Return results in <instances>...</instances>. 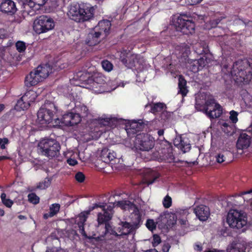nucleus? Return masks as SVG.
I'll use <instances>...</instances> for the list:
<instances>
[{"mask_svg":"<svg viewBox=\"0 0 252 252\" xmlns=\"http://www.w3.org/2000/svg\"><path fill=\"white\" fill-rule=\"evenodd\" d=\"M211 55L206 54L199 60L188 61L187 67L192 72H197L211 62Z\"/></svg>","mask_w":252,"mask_h":252,"instance_id":"nucleus-15","label":"nucleus"},{"mask_svg":"<svg viewBox=\"0 0 252 252\" xmlns=\"http://www.w3.org/2000/svg\"><path fill=\"white\" fill-rule=\"evenodd\" d=\"M145 252H158L157 250L154 249H151L149 250H147L145 251Z\"/></svg>","mask_w":252,"mask_h":252,"instance_id":"nucleus-63","label":"nucleus"},{"mask_svg":"<svg viewBox=\"0 0 252 252\" xmlns=\"http://www.w3.org/2000/svg\"><path fill=\"white\" fill-rule=\"evenodd\" d=\"M76 180L79 182H82L85 179V175L82 172H78L75 175Z\"/></svg>","mask_w":252,"mask_h":252,"instance_id":"nucleus-49","label":"nucleus"},{"mask_svg":"<svg viewBox=\"0 0 252 252\" xmlns=\"http://www.w3.org/2000/svg\"><path fill=\"white\" fill-rule=\"evenodd\" d=\"M111 83L107 84L106 78L102 75L98 74L92 78V81H90L86 88L92 90L94 93L100 94L114 90L117 86L108 87Z\"/></svg>","mask_w":252,"mask_h":252,"instance_id":"nucleus-7","label":"nucleus"},{"mask_svg":"<svg viewBox=\"0 0 252 252\" xmlns=\"http://www.w3.org/2000/svg\"><path fill=\"white\" fill-rule=\"evenodd\" d=\"M111 27L109 21L105 20L99 21L93 31L88 34L87 43L89 46L95 45L105 38L109 33Z\"/></svg>","mask_w":252,"mask_h":252,"instance_id":"nucleus-3","label":"nucleus"},{"mask_svg":"<svg viewBox=\"0 0 252 252\" xmlns=\"http://www.w3.org/2000/svg\"><path fill=\"white\" fill-rule=\"evenodd\" d=\"M138 227L137 223H133L131 224L128 222H125L123 223L122 226V234L127 235L130 233L132 232L135 229Z\"/></svg>","mask_w":252,"mask_h":252,"instance_id":"nucleus-26","label":"nucleus"},{"mask_svg":"<svg viewBox=\"0 0 252 252\" xmlns=\"http://www.w3.org/2000/svg\"><path fill=\"white\" fill-rule=\"evenodd\" d=\"M46 252H65L63 249L57 250L56 248H53L52 249L48 250L46 251Z\"/></svg>","mask_w":252,"mask_h":252,"instance_id":"nucleus-55","label":"nucleus"},{"mask_svg":"<svg viewBox=\"0 0 252 252\" xmlns=\"http://www.w3.org/2000/svg\"><path fill=\"white\" fill-rule=\"evenodd\" d=\"M0 198L2 203L7 207L10 208L13 204V201L12 200L6 198L5 193H2L1 194Z\"/></svg>","mask_w":252,"mask_h":252,"instance_id":"nucleus-34","label":"nucleus"},{"mask_svg":"<svg viewBox=\"0 0 252 252\" xmlns=\"http://www.w3.org/2000/svg\"><path fill=\"white\" fill-rule=\"evenodd\" d=\"M55 27L54 20L46 15H41L35 19L33 23V30L38 34L46 33Z\"/></svg>","mask_w":252,"mask_h":252,"instance_id":"nucleus-9","label":"nucleus"},{"mask_svg":"<svg viewBox=\"0 0 252 252\" xmlns=\"http://www.w3.org/2000/svg\"><path fill=\"white\" fill-rule=\"evenodd\" d=\"M189 52V47L186 45L178 46L176 48V54L179 57L185 58L188 56Z\"/></svg>","mask_w":252,"mask_h":252,"instance_id":"nucleus-29","label":"nucleus"},{"mask_svg":"<svg viewBox=\"0 0 252 252\" xmlns=\"http://www.w3.org/2000/svg\"><path fill=\"white\" fill-rule=\"evenodd\" d=\"M112 121V119L110 117H102L100 119H99V123L103 126H109L110 125L111 122Z\"/></svg>","mask_w":252,"mask_h":252,"instance_id":"nucleus-39","label":"nucleus"},{"mask_svg":"<svg viewBox=\"0 0 252 252\" xmlns=\"http://www.w3.org/2000/svg\"><path fill=\"white\" fill-rule=\"evenodd\" d=\"M1 11L10 14L14 13L17 10L14 2L11 0H3L0 5Z\"/></svg>","mask_w":252,"mask_h":252,"instance_id":"nucleus-23","label":"nucleus"},{"mask_svg":"<svg viewBox=\"0 0 252 252\" xmlns=\"http://www.w3.org/2000/svg\"><path fill=\"white\" fill-rule=\"evenodd\" d=\"M38 148L43 155L48 157H55L59 154L60 145L55 140L43 139L38 144Z\"/></svg>","mask_w":252,"mask_h":252,"instance_id":"nucleus-10","label":"nucleus"},{"mask_svg":"<svg viewBox=\"0 0 252 252\" xmlns=\"http://www.w3.org/2000/svg\"><path fill=\"white\" fill-rule=\"evenodd\" d=\"M90 81H92V78L91 74L89 72L85 70L76 72L72 79H70V83L74 87L71 89L70 87L65 88L64 91L65 95L75 99V97L78 95L77 93L74 92L77 90V87L86 88Z\"/></svg>","mask_w":252,"mask_h":252,"instance_id":"nucleus-2","label":"nucleus"},{"mask_svg":"<svg viewBox=\"0 0 252 252\" xmlns=\"http://www.w3.org/2000/svg\"><path fill=\"white\" fill-rule=\"evenodd\" d=\"M37 96V93L34 90H30L27 92L22 96L24 100L27 101L29 105L30 103L34 101Z\"/></svg>","mask_w":252,"mask_h":252,"instance_id":"nucleus-30","label":"nucleus"},{"mask_svg":"<svg viewBox=\"0 0 252 252\" xmlns=\"http://www.w3.org/2000/svg\"><path fill=\"white\" fill-rule=\"evenodd\" d=\"M147 227L151 231L155 229L156 227V223L153 220L149 219L147 220L146 223Z\"/></svg>","mask_w":252,"mask_h":252,"instance_id":"nucleus-44","label":"nucleus"},{"mask_svg":"<svg viewBox=\"0 0 252 252\" xmlns=\"http://www.w3.org/2000/svg\"><path fill=\"white\" fill-rule=\"evenodd\" d=\"M76 111L79 113L82 117L87 116L89 114V110L88 107L83 104H77L75 106Z\"/></svg>","mask_w":252,"mask_h":252,"instance_id":"nucleus-32","label":"nucleus"},{"mask_svg":"<svg viewBox=\"0 0 252 252\" xmlns=\"http://www.w3.org/2000/svg\"><path fill=\"white\" fill-rule=\"evenodd\" d=\"M252 243H247L245 241L233 242L228 245L227 252H247L250 250L249 245Z\"/></svg>","mask_w":252,"mask_h":252,"instance_id":"nucleus-19","label":"nucleus"},{"mask_svg":"<svg viewBox=\"0 0 252 252\" xmlns=\"http://www.w3.org/2000/svg\"><path fill=\"white\" fill-rule=\"evenodd\" d=\"M157 178H158V176H156L154 177V178L153 180H149L147 181L148 185H150V184H153Z\"/></svg>","mask_w":252,"mask_h":252,"instance_id":"nucleus-57","label":"nucleus"},{"mask_svg":"<svg viewBox=\"0 0 252 252\" xmlns=\"http://www.w3.org/2000/svg\"><path fill=\"white\" fill-rule=\"evenodd\" d=\"M144 126L142 122L133 120L131 122L128 129L129 130V132L131 131L132 133H136L142 129Z\"/></svg>","mask_w":252,"mask_h":252,"instance_id":"nucleus-28","label":"nucleus"},{"mask_svg":"<svg viewBox=\"0 0 252 252\" xmlns=\"http://www.w3.org/2000/svg\"><path fill=\"white\" fill-rule=\"evenodd\" d=\"M158 134L159 136H162L164 134V130L163 129L158 130Z\"/></svg>","mask_w":252,"mask_h":252,"instance_id":"nucleus-59","label":"nucleus"},{"mask_svg":"<svg viewBox=\"0 0 252 252\" xmlns=\"http://www.w3.org/2000/svg\"><path fill=\"white\" fill-rule=\"evenodd\" d=\"M252 141L250 135L245 133L240 134L237 141L236 148L238 151H241V154L244 153L250 146Z\"/></svg>","mask_w":252,"mask_h":252,"instance_id":"nucleus-18","label":"nucleus"},{"mask_svg":"<svg viewBox=\"0 0 252 252\" xmlns=\"http://www.w3.org/2000/svg\"><path fill=\"white\" fill-rule=\"evenodd\" d=\"M230 116L229 119L233 123H236L238 122V113L232 110L229 112Z\"/></svg>","mask_w":252,"mask_h":252,"instance_id":"nucleus-45","label":"nucleus"},{"mask_svg":"<svg viewBox=\"0 0 252 252\" xmlns=\"http://www.w3.org/2000/svg\"><path fill=\"white\" fill-rule=\"evenodd\" d=\"M50 180L49 179H47L44 180V182L40 183L38 187L41 189H43L48 188L50 186Z\"/></svg>","mask_w":252,"mask_h":252,"instance_id":"nucleus-48","label":"nucleus"},{"mask_svg":"<svg viewBox=\"0 0 252 252\" xmlns=\"http://www.w3.org/2000/svg\"><path fill=\"white\" fill-rule=\"evenodd\" d=\"M195 249L197 251H201L202 250V247L200 245L196 244L195 246Z\"/></svg>","mask_w":252,"mask_h":252,"instance_id":"nucleus-58","label":"nucleus"},{"mask_svg":"<svg viewBox=\"0 0 252 252\" xmlns=\"http://www.w3.org/2000/svg\"><path fill=\"white\" fill-rule=\"evenodd\" d=\"M206 252H225L224 251H220V250H213L211 251H208Z\"/></svg>","mask_w":252,"mask_h":252,"instance_id":"nucleus-61","label":"nucleus"},{"mask_svg":"<svg viewBox=\"0 0 252 252\" xmlns=\"http://www.w3.org/2000/svg\"><path fill=\"white\" fill-rule=\"evenodd\" d=\"M194 213L199 220L205 221L210 216V209L205 205H200L194 209Z\"/></svg>","mask_w":252,"mask_h":252,"instance_id":"nucleus-21","label":"nucleus"},{"mask_svg":"<svg viewBox=\"0 0 252 252\" xmlns=\"http://www.w3.org/2000/svg\"><path fill=\"white\" fill-rule=\"evenodd\" d=\"M164 107V105L161 103L155 104L152 107V111L153 113L160 112L162 110Z\"/></svg>","mask_w":252,"mask_h":252,"instance_id":"nucleus-40","label":"nucleus"},{"mask_svg":"<svg viewBox=\"0 0 252 252\" xmlns=\"http://www.w3.org/2000/svg\"><path fill=\"white\" fill-rule=\"evenodd\" d=\"M155 146L154 138L148 134L140 133L137 135L132 149L134 150L149 151Z\"/></svg>","mask_w":252,"mask_h":252,"instance_id":"nucleus-11","label":"nucleus"},{"mask_svg":"<svg viewBox=\"0 0 252 252\" xmlns=\"http://www.w3.org/2000/svg\"><path fill=\"white\" fill-rule=\"evenodd\" d=\"M102 68L106 71L109 72L113 69V64L108 61L105 60L102 62Z\"/></svg>","mask_w":252,"mask_h":252,"instance_id":"nucleus-38","label":"nucleus"},{"mask_svg":"<svg viewBox=\"0 0 252 252\" xmlns=\"http://www.w3.org/2000/svg\"><path fill=\"white\" fill-rule=\"evenodd\" d=\"M95 6L88 3L71 5L67 12L69 18L78 23H83L93 19Z\"/></svg>","mask_w":252,"mask_h":252,"instance_id":"nucleus-1","label":"nucleus"},{"mask_svg":"<svg viewBox=\"0 0 252 252\" xmlns=\"http://www.w3.org/2000/svg\"><path fill=\"white\" fill-rule=\"evenodd\" d=\"M56 111V107L53 103L45 104L37 112V123L41 125L49 124L53 120Z\"/></svg>","mask_w":252,"mask_h":252,"instance_id":"nucleus-13","label":"nucleus"},{"mask_svg":"<svg viewBox=\"0 0 252 252\" xmlns=\"http://www.w3.org/2000/svg\"><path fill=\"white\" fill-rule=\"evenodd\" d=\"M173 142L174 145L184 153H186L190 150V144L187 142H185L181 137H176Z\"/></svg>","mask_w":252,"mask_h":252,"instance_id":"nucleus-24","label":"nucleus"},{"mask_svg":"<svg viewBox=\"0 0 252 252\" xmlns=\"http://www.w3.org/2000/svg\"><path fill=\"white\" fill-rule=\"evenodd\" d=\"M5 108V105L3 104H0V113Z\"/></svg>","mask_w":252,"mask_h":252,"instance_id":"nucleus-60","label":"nucleus"},{"mask_svg":"<svg viewBox=\"0 0 252 252\" xmlns=\"http://www.w3.org/2000/svg\"><path fill=\"white\" fill-rule=\"evenodd\" d=\"M28 199L29 201L33 204H37L39 201V198L33 193L28 195Z\"/></svg>","mask_w":252,"mask_h":252,"instance_id":"nucleus-41","label":"nucleus"},{"mask_svg":"<svg viewBox=\"0 0 252 252\" xmlns=\"http://www.w3.org/2000/svg\"><path fill=\"white\" fill-rule=\"evenodd\" d=\"M161 242V239L160 237L158 235H154L153 239L152 241V245L155 247L159 244Z\"/></svg>","mask_w":252,"mask_h":252,"instance_id":"nucleus-47","label":"nucleus"},{"mask_svg":"<svg viewBox=\"0 0 252 252\" xmlns=\"http://www.w3.org/2000/svg\"><path fill=\"white\" fill-rule=\"evenodd\" d=\"M16 47L19 52H23L26 49L25 43L23 41H19L16 43Z\"/></svg>","mask_w":252,"mask_h":252,"instance_id":"nucleus-46","label":"nucleus"},{"mask_svg":"<svg viewBox=\"0 0 252 252\" xmlns=\"http://www.w3.org/2000/svg\"><path fill=\"white\" fill-rule=\"evenodd\" d=\"M4 215V211L3 209H0V216H3Z\"/></svg>","mask_w":252,"mask_h":252,"instance_id":"nucleus-64","label":"nucleus"},{"mask_svg":"<svg viewBox=\"0 0 252 252\" xmlns=\"http://www.w3.org/2000/svg\"><path fill=\"white\" fill-rule=\"evenodd\" d=\"M170 248V246L169 244H165L162 246V251L163 252H168Z\"/></svg>","mask_w":252,"mask_h":252,"instance_id":"nucleus-53","label":"nucleus"},{"mask_svg":"<svg viewBox=\"0 0 252 252\" xmlns=\"http://www.w3.org/2000/svg\"><path fill=\"white\" fill-rule=\"evenodd\" d=\"M172 21L177 30L183 34H192L194 32V24L187 14H181L180 15L174 16Z\"/></svg>","mask_w":252,"mask_h":252,"instance_id":"nucleus-6","label":"nucleus"},{"mask_svg":"<svg viewBox=\"0 0 252 252\" xmlns=\"http://www.w3.org/2000/svg\"><path fill=\"white\" fill-rule=\"evenodd\" d=\"M64 156L66 158H71V159H76L79 157V154L77 152H74L72 151H67L63 153Z\"/></svg>","mask_w":252,"mask_h":252,"instance_id":"nucleus-36","label":"nucleus"},{"mask_svg":"<svg viewBox=\"0 0 252 252\" xmlns=\"http://www.w3.org/2000/svg\"><path fill=\"white\" fill-rule=\"evenodd\" d=\"M8 140L7 138H0V147L2 149L5 148V145L8 143Z\"/></svg>","mask_w":252,"mask_h":252,"instance_id":"nucleus-50","label":"nucleus"},{"mask_svg":"<svg viewBox=\"0 0 252 252\" xmlns=\"http://www.w3.org/2000/svg\"><path fill=\"white\" fill-rule=\"evenodd\" d=\"M60 209V205L57 203L52 204L49 208L50 211L45 213L44 215V218L47 219L49 218H51L56 215L59 212Z\"/></svg>","mask_w":252,"mask_h":252,"instance_id":"nucleus-27","label":"nucleus"},{"mask_svg":"<svg viewBox=\"0 0 252 252\" xmlns=\"http://www.w3.org/2000/svg\"><path fill=\"white\" fill-rule=\"evenodd\" d=\"M161 145V148L163 150H166L168 152L171 151V147L170 144L166 140H163L162 141Z\"/></svg>","mask_w":252,"mask_h":252,"instance_id":"nucleus-43","label":"nucleus"},{"mask_svg":"<svg viewBox=\"0 0 252 252\" xmlns=\"http://www.w3.org/2000/svg\"><path fill=\"white\" fill-rule=\"evenodd\" d=\"M178 86L179 92L182 94L183 96L186 95L188 92V90L186 88V81L181 76L179 78Z\"/></svg>","mask_w":252,"mask_h":252,"instance_id":"nucleus-33","label":"nucleus"},{"mask_svg":"<svg viewBox=\"0 0 252 252\" xmlns=\"http://www.w3.org/2000/svg\"><path fill=\"white\" fill-rule=\"evenodd\" d=\"M115 206H118L124 210H129L133 208L134 204L129 201L123 200L116 202L114 203H111L106 209L105 206L98 205L97 204V207L102 208L104 211V214L99 213L97 216V221L99 224H102L110 220L113 214V209Z\"/></svg>","mask_w":252,"mask_h":252,"instance_id":"nucleus-5","label":"nucleus"},{"mask_svg":"<svg viewBox=\"0 0 252 252\" xmlns=\"http://www.w3.org/2000/svg\"><path fill=\"white\" fill-rule=\"evenodd\" d=\"M206 108L205 113L210 119H214L219 117L222 112V109L220 105L216 103L214 99L211 98L206 102Z\"/></svg>","mask_w":252,"mask_h":252,"instance_id":"nucleus-16","label":"nucleus"},{"mask_svg":"<svg viewBox=\"0 0 252 252\" xmlns=\"http://www.w3.org/2000/svg\"><path fill=\"white\" fill-rule=\"evenodd\" d=\"M162 204H163V206L165 208H169L171 206V204H172L171 197H170L168 195L165 196V197L163 199Z\"/></svg>","mask_w":252,"mask_h":252,"instance_id":"nucleus-42","label":"nucleus"},{"mask_svg":"<svg viewBox=\"0 0 252 252\" xmlns=\"http://www.w3.org/2000/svg\"><path fill=\"white\" fill-rule=\"evenodd\" d=\"M226 222L232 228H242L247 224V214L240 210L231 209L227 213Z\"/></svg>","mask_w":252,"mask_h":252,"instance_id":"nucleus-8","label":"nucleus"},{"mask_svg":"<svg viewBox=\"0 0 252 252\" xmlns=\"http://www.w3.org/2000/svg\"><path fill=\"white\" fill-rule=\"evenodd\" d=\"M116 154L114 151L104 150L102 151L101 158V160L106 163L113 161L116 158Z\"/></svg>","mask_w":252,"mask_h":252,"instance_id":"nucleus-25","label":"nucleus"},{"mask_svg":"<svg viewBox=\"0 0 252 252\" xmlns=\"http://www.w3.org/2000/svg\"><path fill=\"white\" fill-rule=\"evenodd\" d=\"M6 35V32L3 29H0V38H4Z\"/></svg>","mask_w":252,"mask_h":252,"instance_id":"nucleus-54","label":"nucleus"},{"mask_svg":"<svg viewBox=\"0 0 252 252\" xmlns=\"http://www.w3.org/2000/svg\"><path fill=\"white\" fill-rule=\"evenodd\" d=\"M183 213L184 215H186V212L181 210L177 211L176 213H166L161 215L158 218V221L157 223L159 225H162L166 226L167 228L173 226L177 222L178 217Z\"/></svg>","mask_w":252,"mask_h":252,"instance_id":"nucleus-14","label":"nucleus"},{"mask_svg":"<svg viewBox=\"0 0 252 252\" xmlns=\"http://www.w3.org/2000/svg\"><path fill=\"white\" fill-rule=\"evenodd\" d=\"M67 163L71 166L75 165L78 162L76 159H71V158H67Z\"/></svg>","mask_w":252,"mask_h":252,"instance_id":"nucleus-52","label":"nucleus"},{"mask_svg":"<svg viewBox=\"0 0 252 252\" xmlns=\"http://www.w3.org/2000/svg\"><path fill=\"white\" fill-rule=\"evenodd\" d=\"M228 153V152L224 151L218 154L216 157L217 161L220 163L225 161L226 158V155Z\"/></svg>","mask_w":252,"mask_h":252,"instance_id":"nucleus-37","label":"nucleus"},{"mask_svg":"<svg viewBox=\"0 0 252 252\" xmlns=\"http://www.w3.org/2000/svg\"><path fill=\"white\" fill-rule=\"evenodd\" d=\"M52 72V68L48 64L40 65L32 71L25 78L26 86L31 87L43 81Z\"/></svg>","mask_w":252,"mask_h":252,"instance_id":"nucleus-4","label":"nucleus"},{"mask_svg":"<svg viewBox=\"0 0 252 252\" xmlns=\"http://www.w3.org/2000/svg\"><path fill=\"white\" fill-rule=\"evenodd\" d=\"M252 193V189H251L247 191H244V192H242L241 194L244 195V194H248V193Z\"/></svg>","mask_w":252,"mask_h":252,"instance_id":"nucleus-62","label":"nucleus"},{"mask_svg":"<svg viewBox=\"0 0 252 252\" xmlns=\"http://www.w3.org/2000/svg\"><path fill=\"white\" fill-rule=\"evenodd\" d=\"M236 78L238 81L247 83L252 79V68L247 67L245 70L242 69L239 70Z\"/></svg>","mask_w":252,"mask_h":252,"instance_id":"nucleus-22","label":"nucleus"},{"mask_svg":"<svg viewBox=\"0 0 252 252\" xmlns=\"http://www.w3.org/2000/svg\"><path fill=\"white\" fill-rule=\"evenodd\" d=\"M120 59L122 62L128 67H135L139 71H142L143 66V60L141 59L140 56L137 54H132L129 51L123 50L120 52Z\"/></svg>","mask_w":252,"mask_h":252,"instance_id":"nucleus-12","label":"nucleus"},{"mask_svg":"<svg viewBox=\"0 0 252 252\" xmlns=\"http://www.w3.org/2000/svg\"><path fill=\"white\" fill-rule=\"evenodd\" d=\"M208 51L207 50V46L205 44L203 46V47H202V50L200 52L199 51H196V52L198 54H202L203 53H205L206 52H207Z\"/></svg>","mask_w":252,"mask_h":252,"instance_id":"nucleus-56","label":"nucleus"},{"mask_svg":"<svg viewBox=\"0 0 252 252\" xmlns=\"http://www.w3.org/2000/svg\"><path fill=\"white\" fill-rule=\"evenodd\" d=\"M186 212V215H184V214L182 213L179 216V223L181 225V226L184 227H187L188 226V221L186 218L187 216L188 212L186 211H184Z\"/></svg>","mask_w":252,"mask_h":252,"instance_id":"nucleus-35","label":"nucleus"},{"mask_svg":"<svg viewBox=\"0 0 252 252\" xmlns=\"http://www.w3.org/2000/svg\"><path fill=\"white\" fill-rule=\"evenodd\" d=\"M81 120V116L78 113L69 112L63 115L61 120L56 119L55 122L60 126H68L76 125L80 123Z\"/></svg>","mask_w":252,"mask_h":252,"instance_id":"nucleus-17","label":"nucleus"},{"mask_svg":"<svg viewBox=\"0 0 252 252\" xmlns=\"http://www.w3.org/2000/svg\"><path fill=\"white\" fill-rule=\"evenodd\" d=\"M30 106L29 102L24 100L23 97H22L18 100L15 106V109L17 111L25 110L27 109Z\"/></svg>","mask_w":252,"mask_h":252,"instance_id":"nucleus-31","label":"nucleus"},{"mask_svg":"<svg viewBox=\"0 0 252 252\" xmlns=\"http://www.w3.org/2000/svg\"><path fill=\"white\" fill-rule=\"evenodd\" d=\"M203 0H185L186 3L188 5H194L200 3Z\"/></svg>","mask_w":252,"mask_h":252,"instance_id":"nucleus-51","label":"nucleus"},{"mask_svg":"<svg viewBox=\"0 0 252 252\" xmlns=\"http://www.w3.org/2000/svg\"><path fill=\"white\" fill-rule=\"evenodd\" d=\"M96 207L97 204H95L92 207L90 208L89 210L81 213L76 218V222L78 225L80 231L83 235H86L83 224L86 221L90 212L96 208Z\"/></svg>","mask_w":252,"mask_h":252,"instance_id":"nucleus-20","label":"nucleus"}]
</instances>
